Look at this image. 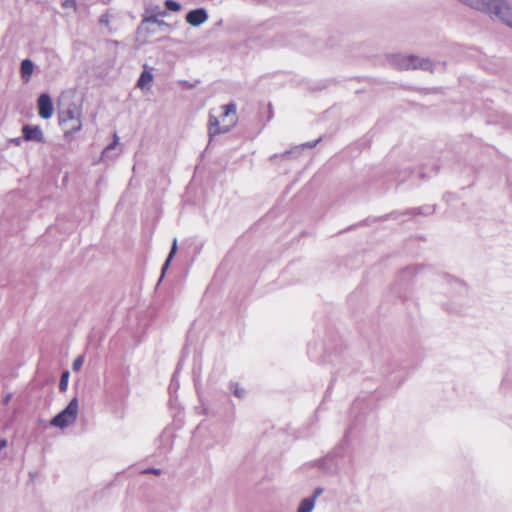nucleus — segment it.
<instances>
[{
    "mask_svg": "<svg viewBox=\"0 0 512 512\" xmlns=\"http://www.w3.org/2000/svg\"><path fill=\"white\" fill-rule=\"evenodd\" d=\"M78 411V399L74 397L61 412L51 419L50 424L54 427L65 429L76 421Z\"/></svg>",
    "mask_w": 512,
    "mask_h": 512,
    "instance_id": "5",
    "label": "nucleus"
},
{
    "mask_svg": "<svg viewBox=\"0 0 512 512\" xmlns=\"http://www.w3.org/2000/svg\"><path fill=\"white\" fill-rule=\"evenodd\" d=\"M83 362H84V358L83 356H78L74 361H73V364H72V369L74 371H78L80 370V368L82 367L83 365Z\"/></svg>",
    "mask_w": 512,
    "mask_h": 512,
    "instance_id": "26",
    "label": "nucleus"
},
{
    "mask_svg": "<svg viewBox=\"0 0 512 512\" xmlns=\"http://www.w3.org/2000/svg\"><path fill=\"white\" fill-rule=\"evenodd\" d=\"M81 118V109L76 104H71L67 109L60 111L59 122L60 125H68L69 121L77 120Z\"/></svg>",
    "mask_w": 512,
    "mask_h": 512,
    "instance_id": "10",
    "label": "nucleus"
},
{
    "mask_svg": "<svg viewBox=\"0 0 512 512\" xmlns=\"http://www.w3.org/2000/svg\"><path fill=\"white\" fill-rule=\"evenodd\" d=\"M322 492L321 488H316L311 496L303 498L299 503L297 512H312L315 508L316 500Z\"/></svg>",
    "mask_w": 512,
    "mask_h": 512,
    "instance_id": "11",
    "label": "nucleus"
},
{
    "mask_svg": "<svg viewBox=\"0 0 512 512\" xmlns=\"http://www.w3.org/2000/svg\"><path fill=\"white\" fill-rule=\"evenodd\" d=\"M118 141H119V138H118L117 134H114V136H113V142H112V143H110V144H109V145L104 149V151H103V153H102V157H103V158H108V157H109V153H110L113 149H115V147H116V146H117V144H118Z\"/></svg>",
    "mask_w": 512,
    "mask_h": 512,
    "instance_id": "22",
    "label": "nucleus"
},
{
    "mask_svg": "<svg viewBox=\"0 0 512 512\" xmlns=\"http://www.w3.org/2000/svg\"><path fill=\"white\" fill-rule=\"evenodd\" d=\"M63 127L65 129L66 135L74 134V133L80 131L82 128L81 118H77V120H75V122L69 121L68 125H63Z\"/></svg>",
    "mask_w": 512,
    "mask_h": 512,
    "instance_id": "18",
    "label": "nucleus"
},
{
    "mask_svg": "<svg viewBox=\"0 0 512 512\" xmlns=\"http://www.w3.org/2000/svg\"><path fill=\"white\" fill-rule=\"evenodd\" d=\"M150 29H158L156 25H150Z\"/></svg>",
    "mask_w": 512,
    "mask_h": 512,
    "instance_id": "31",
    "label": "nucleus"
},
{
    "mask_svg": "<svg viewBox=\"0 0 512 512\" xmlns=\"http://www.w3.org/2000/svg\"><path fill=\"white\" fill-rule=\"evenodd\" d=\"M165 7L170 11H179L181 8L180 4L174 0H166Z\"/></svg>",
    "mask_w": 512,
    "mask_h": 512,
    "instance_id": "24",
    "label": "nucleus"
},
{
    "mask_svg": "<svg viewBox=\"0 0 512 512\" xmlns=\"http://www.w3.org/2000/svg\"><path fill=\"white\" fill-rule=\"evenodd\" d=\"M441 292L447 300L441 301L448 309L457 310L468 302L469 291L465 283L450 276L443 278Z\"/></svg>",
    "mask_w": 512,
    "mask_h": 512,
    "instance_id": "2",
    "label": "nucleus"
},
{
    "mask_svg": "<svg viewBox=\"0 0 512 512\" xmlns=\"http://www.w3.org/2000/svg\"><path fill=\"white\" fill-rule=\"evenodd\" d=\"M34 70V64L30 59H24L21 62L20 73L24 82H29Z\"/></svg>",
    "mask_w": 512,
    "mask_h": 512,
    "instance_id": "13",
    "label": "nucleus"
},
{
    "mask_svg": "<svg viewBox=\"0 0 512 512\" xmlns=\"http://www.w3.org/2000/svg\"><path fill=\"white\" fill-rule=\"evenodd\" d=\"M68 378H69V372L64 371L61 375L60 383H59V389L61 391H66L68 386Z\"/></svg>",
    "mask_w": 512,
    "mask_h": 512,
    "instance_id": "23",
    "label": "nucleus"
},
{
    "mask_svg": "<svg viewBox=\"0 0 512 512\" xmlns=\"http://www.w3.org/2000/svg\"><path fill=\"white\" fill-rule=\"evenodd\" d=\"M189 355V350H188V346H185L184 349H183V353H182V356H181V359L180 361L178 362L177 364V367H176V371L172 377V380H171V383H170V386H169V393H170V403L173 405L174 402L176 401L174 399V394L177 392V390L179 389V382L177 380V377H178V374L182 368V365L184 363V360L188 357Z\"/></svg>",
    "mask_w": 512,
    "mask_h": 512,
    "instance_id": "8",
    "label": "nucleus"
},
{
    "mask_svg": "<svg viewBox=\"0 0 512 512\" xmlns=\"http://www.w3.org/2000/svg\"><path fill=\"white\" fill-rule=\"evenodd\" d=\"M111 20H112V16L110 15V13L107 11L105 12L104 14H102L100 17H99V24L101 26H105L108 28V31L111 33L112 32V28L110 27V23H111Z\"/></svg>",
    "mask_w": 512,
    "mask_h": 512,
    "instance_id": "21",
    "label": "nucleus"
},
{
    "mask_svg": "<svg viewBox=\"0 0 512 512\" xmlns=\"http://www.w3.org/2000/svg\"><path fill=\"white\" fill-rule=\"evenodd\" d=\"M461 4L487 14L512 29V3L509 0H458Z\"/></svg>",
    "mask_w": 512,
    "mask_h": 512,
    "instance_id": "1",
    "label": "nucleus"
},
{
    "mask_svg": "<svg viewBox=\"0 0 512 512\" xmlns=\"http://www.w3.org/2000/svg\"><path fill=\"white\" fill-rule=\"evenodd\" d=\"M168 28L169 25L164 20L160 19L159 16L149 14L148 16H142L141 23L137 28V33L144 37H148L158 31H163Z\"/></svg>",
    "mask_w": 512,
    "mask_h": 512,
    "instance_id": "6",
    "label": "nucleus"
},
{
    "mask_svg": "<svg viewBox=\"0 0 512 512\" xmlns=\"http://www.w3.org/2000/svg\"><path fill=\"white\" fill-rule=\"evenodd\" d=\"M172 431L170 429H165L160 438H159V442H160V445H159V449H160V452L161 453H164L166 451H168L170 448H171V445H172Z\"/></svg>",
    "mask_w": 512,
    "mask_h": 512,
    "instance_id": "12",
    "label": "nucleus"
},
{
    "mask_svg": "<svg viewBox=\"0 0 512 512\" xmlns=\"http://www.w3.org/2000/svg\"><path fill=\"white\" fill-rule=\"evenodd\" d=\"M7 441L5 439H0V450L6 447Z\"/></svg>",
    "mask_w": 512,
    "mask_h": 512,
    "instance_id": "30",
    "label": "nucleus"
},
{
    "mask_svg": "<svg viewBox=\"0 0 512 512\" xmlns=\"http://www.w3.org/2000/svg\"><path fill=\"white\" fill-rule=\"evenodd\" d=\"M321 141V138H318L314 141H309L302 143L301 145L295 146L293 149L285 151L281 156L287 157L289 155H295L298 156L303 148H314L319 142Z\"/></svg>",
    "mask_w": 512,
    "mask_h": 512,
    "instance_id": "14",
    "label": "nucleus"
},
{
    "mask_svg": "<svg viewBox=\"0 0 512 512\" xmlns=\"http://www.w3.org/2000/svg\"><path fill=\"white\" fill-rule=\"evenodd\" d=\"M62 7L64 9H70L72 11H76L77 5L75 0H64L62 2Z\"/></svg>",
    "mask_w": 512,
    "mask_h": 512,
    "instance_id": "25",
    "label": "nucleus"
},
{
    "mask_svg": "<svg viewBox=\"0 0 512 512\" xmlns=\"http://www.w3.org/2000/svg\"><path fill=\"white\" fill-rule=\"evenodd\" d=\"M220 109L222 112L219 117L210 116L208 129L210 137L229 132L238 122L237 106L235 103L222 105Z\"/></svg>",
    "mask_w": 512,
    "mask_h": 512,
    "instance_id": "3",
    "label": "nucleus"
},
{
    "mask_svg": "<svg viewBox=\"0 0 512 512\" xmlns=\"http://www.w3.org/2000/svg\"><path fill=\"white\" fill-rule=\"evenodd\" d=\"M23 138L26 141L43 143L45 141L43 131L39 126L26 124L22 127Z\"/></svg>",
    "mask_w": 512,
    "mask_h": 512,
    "instance_id": "9",
    "label": "nucleus"
},
{
    "mask_svg": "<svg viewBox=\"0 0 512 512\" xmlns=\"http://www.w3.org/2000/svg\"><path fill=\"white\" fill-rule=\"evenodd\" d=\"M149 14H154L155 16L164 17L167 15L166 10L162 9L158 5H149L145 7L144 13L142 16H148Z\"/></svg>",
    "mask_w": 512,
    "mask_h": 512,
    "instance_id": "17",
    "label": "nucleus"
},
{
    "mask_svg": "<svg viewBox=\"0 0 512 512\" xmlns=\"http://www.w3.org/2000/svg\"><path fill=\"white\" fill-rule=\"evenodd\" d=\"M208 19V15L205 9L198 8L194 9V27L200 26Z\"/></svg>",
    "mask_w": 512,
    "mask_h": 512,
    "instance_id": "19",
    "label": "nucleus"
},
{
    "mask_svg": "<svg viewBox=\"0 0 512 512\" xmlns=\"http://www.w3.org/2000/svg\"><path fill=\"white\" fill-rule=\"evenodd\" d=\"M185 19H186V22H187L188 24L192 25V19H193V16H192V10H189V11L186 13Z\"/></svg>",
    "mask_w": 512,
    "mask_h": 512,
    "instance_id": "29",
    "label": "nucleus"
},
{
    "mask_svg": "<svg viewBox=\"0 0 512 512\" xmlns=\"http://www.w3.org/2000/svg\"><path fill=\"white\" fill-rule=\"evenodd\" d=\"M153 82V74L150 71L144 70L137 81V87L140 89H149Z\"/></svg>",
    "mask_w": 512,
    "mask_h": 512,
    "instance_id": "15",
    "label": "nucleus"
},
{
    "mask_svg": "<svg viewBox=\"0 0 512 512\" xmlns=\"http://www.w3.org/2000/svg\"><path fill=\"white\" fill-rule=\"evenodd\" d=\"M176 251H177V239H176V238H174V239H173L172 246H171V250H170V252H169V254H168V257H167V259H166L165 263H164V264H163V266H162V271H161V277H160V280L164 277V274H165L166 270L168 269V267H169V265H170V262L172 261V259H173L174 255H175Z\"/></svg>",
    "mask_w": 512,
    "mask_h": 512,
    "instance_id": "16",
    "label": "nucleus"
},
{
    "mask_svg": "<svg viewBox=\"0 0 512 512\" xmlns=\"http://www.w3.org/2000/svg\"><path fill=\"white\" fill-rule=\"evenodd\" d=\"M229 388L233 395L239 399H242L246 396V390L242 387L238 382H231Z\"/></svg>",
    "mask_w": 512,
    "mask_h": 512,
    "instance_id": "20",
    "label": "nucleus"
},
{
    "mask_svg": "<svg viewBox=\"0 0 512 512\" xmlns=\"http://www.w3.org/2000/svg\"><path fill=\"white\" fill-rule=\"evenodd\" d=\"M12 397H13V394H12L11 392L6 393V394L3 396V398H2V403H3L4 405L8 404V403L10 402V400L12 399Z\"/></svg>",
    "mask_w": 512,
    "mask_h": 512,
    "instance_id": "28",
    "label": "nucleus"
},
{
    "mask_svg": "<svg viewBox=\"0 0 512 512\" xmlns=\"http://www.w3.org/2000/svg\"><path fill=\"white\" fill-rule=\"evenodd\" d=\"M144 474H147V473H152L154 475H160L161 474V470L160 469H157V468H148V469H145L143 471Z\"/></svg>",
    "mask_w": 512,
    "mask_h": 512,
    "instance_id": "27",
    "label": "nucleus"
},
{
    "mask_svg": "<svg viewBox=\"0 0 512 512\" xmlns=\"http://www.w3.org/2000/svg\"><path fill=\"white\" fill-rule=\"evenodd\" d=\"M390 64L400 70L423 69L433 71V64L429 59L418 58L414 55L395 54L389 57Z\"/></svg>",
    "mask_w": 512,
    "mask_h": 512,
    "instance_id": "4",
    "label": "nucleus"
},
{
    "mask_svg": "<svg viewBox=\"0 0 512 512\" xmlns=\"http://www.w3.org/2000/svg\"><path fill=\"white\" fill-rule=\"evenodd\" d=\"M38 114L41 118L47 120L53 115V103L48 93H42L37 100Z\"/></svg>",
    "mask_w": 512,
    "mask_h": 512,
    "instance_id": "7",
    "label": "nucleus"
}]
</instances>
